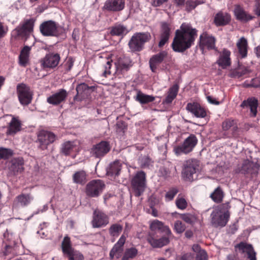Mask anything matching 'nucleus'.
I'll list each match as a JSON object with an SVG mask.
<instances>
[{
  "instance_id": "nucleus-20",
  "label": "nucleus",
  "mask_w": 260,
  "mask_h": 260,
  "mask_svg": "<svg viewBox=\"0 0 260 260\" xmlns=\"http://www.w3.org/2000/svg\"><path fill=\"white\" fill-rule=\"evenodd\" d=\"M115 66L117 73H122L127 71L132 66V60L129 57L123 56L117 59Z\"/></svg>"
},
{
  "instance_id": "nucleus-29",
  "label": "nucleus",
  "mask_w": 260,
  "mask_h": 260,
  "mask_svg": "<svg viewBox=\"0 0 260 260\" xmlns=\"http://www.w3.org/2000/svg\"><path fill=\"white\" fill-rule=\"evenodd\" d=\"M234 12L236 19L241 21L247 22L254 18L253 16L246 12L240 5L235 6Z\"/></svg>"
},
{
  "instance_id": "nucleus-32",
  "label": "nucleus",
  "mask_w": 260,
  "mask_h": 260,
  "mask_svg": "<svg viewBox=\"0 0 260 260\" xmlns=\"http://www.w3.org/2000/svg\"><path fill=\"white\" fill-rule=\"evenodd\" d=\"M171 29L169 24L162 22L161 25L160 40L158 46L161 47L168 41L170 36Z\"/></svg>"
},
{
  "instance_id": "nucleus-53",
  "label": "nucleus",
  "mask_w": 260,
  "mask_h": 260,
  "mask_svg": "<svg viewBox=\"0 0 260 260\" xmlns=\"http://www.w3.org/2000/svg\"><path fill=\"white\" fill-rule=\"evenodd\" d=\"M181 218L185 222L189 224H193L196 220V218L193 215L190 214H184L181 215Z\"/></svg>"
},
{
  "instance_id": "nucleus-37",
  "label": "nucleus",
  "mask_w": 260,
  "mask_h": 260,
  "mask_svg": "<svg viewBox=\"0 0 260 260\" xmlns=\"http://www.w3.org/2000/svg\"><path fill=\"white\" fill-rule=\"evenodd\" d=\"M128 30L127 28L123 25L118 24H115L111 27L110 30V34L112 36H117L123 37L125 36L128 32Z\"/></svg>"
},
{
  "instance_id": "nucleus-60",
  "label": "nucleus",
  "mask_w": 260,
  "mask_h": 260,
  "mask_svg": "<svg viewBox=\"0 0 260 260\" xmlns=\"http://www.w3.org/2000/svg\"><path fill=\"white\" fill-rule=\"evenodd\" d=\"M8 30L7 26L4 25V23L0 21V39L3 38L6 35Z\"/></svg>"
},
{
  "instance_id": "nucleus-16",
  "label": "nucleus",
  "mask_w": 260,
  "mask_h": 260,
  "mask_svg": "<svg viewBox=\"0 0 260 260\" xmlns=\"http://www.w3.org/2000/svg\"><path fill=\"white\" fill-rule=\"evenodd\" d=\"M24 160L22 157L13 158L8 165L9 173L11 175H15L21 173L23 170Z\"/></svg>"
},
{
  "instance_id": "nucleus-33",
  "label": "nucleus",
  "mask_w": 260,
  "mask_h": 260,
  "mask_svg": "<svg viewBox=\"0 0 260 260\" xmlns=\"http://www.w3.org/2000/svg\"><path fill=\"white\" fill-rule=\"evenodd\" d=\"M33 200L34 197L30 193H21L16 197L14 203L17 205L24 207L30 204Z\"/></svg>"
},
{
  "instance_id": "nucleus-1",
  "label": "nucleus",
  "mask_w": 260,
  "mask_h": 260,
  "mask_svg": "<svg viewBox=\"0 0 260 260\" xmlns=\"http://www.w3.org/2000/svg\"><path fill=\"white\" fill-rule=\"evenodd\" d=\"M197 30L189 24L183 23L180 29L176 30L175 36L172 44L173 50L177 52H183L193 44L197 37Z\"/></svg>"
},
{
  "instance_id": "nucleus-34",
  "label": "nucleus",
  "mask_w": 260,
  "mask_h": 260,
  "mask_svg": "<svg viewBox=\"0 0 260 260\" xmlns=\"http://www.w3.org/2000/svg\"><path fill=\"white\" fill-rule=\"evenodd\" d=\"M31 48L29 46H24L20 52L19 56V63L20 66L25 67L29 62V57Z\"/></svg>"
},
{
  "instance_id": "nucleus-35",
  "label": "nucleus",
  "mask_w": 260,
  "mask_h": 260,
  "mask_svg": "<svg viewBox=\"0 0 260 260\" xmlns=\"http://www.w3.org/2000/svg\"><path fill=\"white\" fill-rule=\"evenodd\" d=\"M78 146L74 141H67L64 142L61 148V152L65 155H69L72 153L78 150Z\"/></svg>"
},
{
  "instance_id": "nucleus-56",
  "label": "nucleus",
  "mask_w": 260,
  "mask_h": 260,
  "mask_svg": "<svg viewBox=\"0 0 260 260\" xmlns=\"http://www.w3.org/2000/svg\"><path fill=\"white\" fill-rule=\"evenodd\" d=\"M176 205L178 208L183 210L186 208L187 204L185 199L178 198L176 200Z\"/></svg>"
},
{
  "instance_id": "nucleus-15",
  "label": "nucleus",
  "mask_w": 260,
  "mask_h": 260,
  "mask_svg": "<svg viewBox=\"0 0 260 260\" xmlns=\"http://www.w3.org/2000/svg\"><path fill=\"white\" fill-rule=\"evenodd\" d=\"M109 223V217L101 211L96 210L93 212L91 224L93 228H99L106 226Z\"/></svg>"
},
{
  "instance_id": "nucleus-27",
  "label": "nucleus",
  "mask_w": 260,
  "mask_h": 260,
  "mask_svg": "<svg viewBox=\"0 0 260 260\" xmlns=\"http://www.w3.org/2000/svg\"><path fill=\"white\" fill-rule=\"evenodd\" d=\"M92 87L88 86L83 83L79 84L76 87L77 95L74 97L75 101H82L86 98L90 94Z\"/></svg>"
},
{
  "instance_id": "nucleus-28",
  "label": "nucleus",
  "mask_w": 260,
  "mask_h": 260,
  "mask_svg": "<svg viewBox=\"0 0 260 260\" xmlns=\"http://www.w3.org/2000/svg\"><path fill=\"white\" fill-rule=\"evenodd\" d=\"M186 110L198 118H204L207 114L204 108L197 103H188Z\"/></svg>"
},
{
  "instance_id": "nucleus-13",
  "label": "nucleus",
  "mask_w": 260,
  "mask_h": 260,
  "mask_svg": "<svg viewBox=\"0 0 260 260\" xmlns=\"http://www.w3.org/2000/svg\"><path fill=\"white\" fill-rule=\"evenodd\" d=\"M215 42V37L207 32H204L200 36V48L202 51H204L205 49L208 50L216 49Z\"/></svg>"
},
{
  "instance_id": "nucleus-36",
  "label": "nucleus",
  "mask_w": 260,
  "mask_h": 260,
  "mask_svg": "<svg viewBox=\"0 0 260 260\" xmlns=\"http://www.w3.org/2000/svg\"><path fill=\"white\" fill-rule=\"evenodd\" d=\"M179 86L177 84H175L171 87L169 89L166 98L163 100L162 103L166 104H171L176 98Z\"/></svg>"
},
{
  "instance_id": "nucleus-48",
  "label": "nucleus",
  "mask_w": 260,
  "mask_h": 260,
  "mask_svg": "<svg viewBox=\"0 0 260 260\" xmlns=\"http://www.w3.org/2000/svg\"><path fill=\"white\" fill-rule=\"evenodd\" d=\"M66 255L68 260H84V256L83 254L77 250H74Z\"/></svg>"
},
{
  "instance_id": "nucleus-24",
  "label": "nucleus",
  "mask_w": 260,
  "mask_h": 260,
  "mask_svg": "<svg viewBox=\"0 0 260 260\" xmlns=\"http://www.w3.org/2000/svg\"><path fill=\"white\" fill-rule=\"evenodd\" d=\"M231 54L230 51L226 48H224L219 53V56L216 61V63L222 69H225L231 65Z\"/></svg>"
},
{
  "instance_id": "nucleus-30",
  "label": "nucleus",
  "mask_w": 260,
  "mask_h": 260,
  "mask_svg": "<svg viewBox=\"0 0 260 260\" xmlns=\"http://www.w3.org/2000/svg\"><path fill=\"white\" fill-rule=\"evenodd\" d=\"M171 236L165 235V236H163L158 239H156L151 235H149L147 240L153 248H160L167 245L170 242L169 238Z\"/></svg>"
},
{
  "instance_id": "nucleus-2",
  "label": "nucleus",
  "mask_w": 260,
  "mask_h": 260,
  "mask_svg": "<svg viewBox=\"0 0 260 260\" xmlns=\"http://www.w3.org/2000/svg\"><path fill=\"white\" fill-rule=\"evenodd\" d=\"M230 208L229 203L218 206L215 208L211 214V223L215 227L224 226L227 223L230 216L228 211H223V209H228Z\"/></svg>"
},
{
  "instance_id": "nucleus-51",
  "label": "nucleus",
  "mask_w": 260,
  "mask_h": 260,
  "mask_svg": "<svg viewBox=\"0 0 260 260\" xmlns=\"http://www.w3.org/2000/svg\"><path fill=\"white\" fill-rule=\"evenodd\" d=\"M139 163L142 168H146L152 165L153 161L149 157L145 156L139 159Z\"/></svg>"
},
{
  "instance_id": "nucleus-17",
  "label": "nucleus",
  "mask_w": 260,
  "mask_h": 260,
  "mask_svg": "<svg viewBox=\"0 0 260 260\" xmlns=\"http://www.w3.org/2000/svg\"><path fill=\"white\" fill-rule=\"evenodd\" d=\"M34 25V22L32 19L26 20L17 27L13 32L16 33L17 36H26L32 31Z\"/></svg>"
},
{
  "instance_id": "nucleus-18",
  "label": "nucleus",
  "mask_w": 260,
  "mask_h": 260,
  "mask_svg": "<svg viewBox=\"0 0 260 260\" xmlns=\"http://www.w3.org/2000/svg\"><path fill=\"white\" fill-rule=\"evenodd\" d=\"M60 57L58 53H49L47 54L42 60V65L44 68L53 69L59 63Z\"/></svg>"
},
{
  "instance_id": "nucleus-49",
  "label": "nucleus",
  "mask_w": 260,
  "mask_h": 260,
  "mask_svg": "<svg viewBox=\"0 0 260 260\" xmlns=\"http://www.w3.org/2000/svg\"><path fill=\"white\" fill-rule=\"evenodd\" d=\"M231 128H232L234 131L238 128L234 120L227 119L223 122L222 128L224 131H228Z\"/></svg>"
},
{
  "instance_id": "nucleus-10",
  "label": "nucleus",
  "mask_w": 260,
  "mask_h": 260,
  "mask_svg": "<svg viewBox=\"0 0 260 260\" xmlns=\"http://www.w3.org/2000/svg\"><path fill=\"white\" fill-rule=\"evenodd\" d=\"M61 28L57 23L52 20L45 21L40 26L41 32L44 36H58L60 34Z\"/></svg>"
},
{
  "instance_id": "nucleus-39",
  "label": "nucleus",
  "mask_w": 260,
  "mask_h": 260,
  "mask_svg": "<svg viewBox=\"0 0 260 260\" xmlns=\"http://www.w3.org/2000/svg\"><path fill=\"white\" fill-rule=\"evenodd\" d=\"M21 122L15 117H13L9 123L7 129V134L9 135L14 134L20 131Z\"/></svg>"
},
{
  "instance_id": "nucleus-47",
  "label": "nucleus",
  "mask_w": 260,
  "mask_h": 260,
  "mask_svg": "<svg viewBox=\"0 0 260 260\" xmlns=\"http://www.w3.org/2000/svg\"><path fill=\"white\" fill-rule=\"evenodd\" d=\"M138 254V250L135 247H131L125 250L121 260H130L134 258Z\"/></svg>"
},
{
  "instance_id": "nucleus-50",
  "label": "nucleus",
  "mask_w": 260,
  "mask_h": 260,
  "mask_svg": "<svg viewBox=\"0 0 260 260\" xmlns=\"http://www.w3.org/2000/svg\"><path fill=\"white\" fill-rule=\"evenodd\" d=\"M13 151L8 148L0 147V160L6 159L13 155Z\"/></svg>"
},
{
  "instance_id": "nucleus-11",
  "label": "nucleus",
  "mask_w": 260,
  "mask_h": 260,
  "mask_svg": "<svg viewBox=\"0 0 260 260\" xmlns=\"http://www.w3.org/2000/svg\"><path fill=\"white\" fill-rule=\"evenodd\" d=\"M235 251L238 255H247L249 260H256V252L252 245L245 242H241L234 246Z\"/></svg>"
},
{
  "instance_id": "nucleus-41",
  "label": "nucleus",
  "mask_w": 260,
  "mask_h": 260,
  "mask_svg": "<svg viewBox=\"0 0 260 260\" xmlns=\"http://www.w3.org/2000/svg\"><path fill=\"white\" fill-rule=\"evenodd\" d=\"M135 100L143 105L153 102L155 100V97L152 95L144 94L139 91L137 93Z\"/></svg>"
},
{
  "instance_id": "nucleus-55",
  "label": "nucleus",
  "mask_w": 260,
  "mask_h": 260,
  "mask_svg": "<svg viewBox=\"0 0 260 260\" xmlns=\"http://www.w3.org/2000/svg\"><path fill=\"white\" fill-rule=\"evenodd\" d=\"M112 61L111 59H107L106 62V64L104 65V72H103V76L104 77H107V76L108 75H110L111 72V66H112Z\"/></svg>"
},
{
  "instance_id": "nucleus-62",
  "label": "nucleus",
  "mask_w": 260,
  "mask_h": 260,
  "mask_svg": "<svg viewBox=\"0 0 260 260\" xmlns=\"http://www.w3.org/2000/svg\"><path fill=\"white\" fill-rule=\"evenodd\" d=\"M226 260H243L242 257H240L237 253L230 254L226 256Z\"/></svg>"
},
{
  "instance_id": "nucleus-9",
  "label": "nucleus",
  "mask_w": 260,
  "mask_h": 260,
  "mask_svg": "<svg viewBox=\"0 0 260 260\" xmlns=\"http://www.w3.org/2000/svg\"><path fill=\"white\" fill-rule=\"evenodd\" d=\"M259 168L260 166L256 162L246 159L243 161L241 165H239L236 170V172L244 175H252L257 174Z\"/></svg>"
},
{
  "instance_id": "nucleus-40",
  "label": "nucleus",
  "mask_w": 260,
  "mask_h": 260,
  "mask_svg": "<svg viewBox=\"0 0 260 260\" xmlns=\"http://www.w3.org/2000/svg\"><path fill=\"white\" fill-rule=\"evenodd\" d=\"M239 52L242 58L245 57L247 54V41L246 39L242 37L237 43Z\"/></svg>"
},
{
  "instance_id": "nucleus-52",
  "label": "nucleus",
  "mask_w": 260,
  "mask_h": 260,
  "mask_svg": "<svg viewBox=\"0 0 260 260\" xmlns=\"http://www.w3.org/2000/svg\"><path fill=\"white\" fill-rule=\"evenodd\" d=\"M186 227L181 221L177 220L174 223V229L177 234H181L185 230Z\"/></svg>"
},
{
  "instance_id": "nucleus-43",
  "label": "nucleus",
  "mask_w": 260,
  "mask_h": 260,
  "mask_svg": "<svg viewBox=\"0 0 260 260\" xmlns=\"http://www.w3.org/2000/svg\"><path fill=\"white\" fill-rule=\"evenodd\" d=\"M121 170V165L119 161H115L110 164L109 168L107 170V173L109 176H118Z\"/></svg>"
},
{
  "instance_id": "nucleus-46",
  "label": "nucleus",
  "mask_w": 260,
  "mask_h": 260,
  "mask_svg": "<svg viewBox=\"0 0 260 260\" xmlns=\"http://www.w3.org/2000/svg\"><path fill=\"white\" fill-rule=\"evenodd\" d=\"M210 198L216 203H219L222 201L224 193L220 187H217L210 194Z\"/></svg>"
},
{
  "instance_id": "nucleus-64",
  "label": "nucleus",
  "mask_w": 260,
  "mask_h": 260,
  "mask_svg": "<svg viewBox=\"0 0 260 260\" xmlns=\"http://www.w3.org/2000/svg\"><path fill=\"white\" fill-rule=\"evenodd\" d=\"M251 86L254 87H260V78L257 77L252 79L251 81Z\"/></svg>"
},
{
  "instance_id": "nucleus-6",
  "label": "nucleus",
  "mask_w": 260,
  "mask_h": 260,
  "mask_svg": "<svg viewBox=\"0 0 260 260\" xmlns=\"http://www.w3.org/2000/svg\"><path fill=\"white\" fill-rule=\"evenodd\" d=\"M198 141L197 137L193 134H190L184 140L182 144L174 147V151L177 155L187 154L192 151L197 144Z\"/></svg>"
},
{
  "instance_id": "nucleus-31",
  "label": "nucleus",
  "mask_w": 260,
  "mask_h": 260,
  "mask_svg": "<svg viewBox=\"0 0 260 260\" xmlns=\"http://www.w3.org/2000/svg\"><path fill=\"white\" fill-rule=\"evenodd\" d=\"M231 19V16L230 14L220 11L215 15L214 22L217 26H223L228 24Z\"/></svg>"
},
{
  "instance_id": "nucleus-14",
  "label": "nucleus",
  "mask_w": 260,
  "mask_h": 260,
  "mask_svg": "<svg viewBox=\"0 0 260 260\" xmlns=\"http://www.w3.org/2000/svg\"><path fill=\"white\" fill-rule=\"evenodd\" d=\"M110 150V146L108 142L102 141L92 146L90 153L92 156L96 158H101L107 154Z\"/></svg>"
},
{
  "instance_id": "nucleus-61",
  "label": "nucleus",
  "mask_w": 260,
  "mask_h": 260,
  "mask_svg": "<svg viewBox=\"0 0 260 260\" xmlns=\"http://www.w3.org/2000/svg\"><path fill=\"white\" fill-rule=\"evenodd\" d=\"M186 5V10L187 11H190L191 10L194 9L197 6V4L195 2L193 1H188L185 3Z\"/></svg>"
},
{
  "instance_id": "nucleus-21",
  "label": "nucleus",
  "mask_w": 260,
  "mask_h": 260,
  "mask_svg": "<svg viewBox=\"0 0 260 260\" xmlns=\"http://www.w3.org/2000/svg\"><path fill=\"white\" fill-rule=\"evenodd\" d=\"M150 229L153 232H158L164 234L166 236H171L172 232L169 227L164 224V223L157 219H155L151 221L150 223Z\"/></svg>"
},
{
  "instance_id": "nucleus-44",
  "label": "nucleus",
  "mask_w": 260,
  "mask_h": 260,
  "mask_svg": "<svg viewBox=\"0 0 260 260\" xmlns=\"http://www.w3.org/2000/svg\"><path fill=\"white\" fill-rule=\"evenodd\" d=\"M61 248L62 252L64 255L75 250L72 247L71 242L69 237L67 236L64 237L61 243Z\"/></svg>"
},
{
  "instance_id": "nucleus-26",
  "label": "nucleus",
  "mask_w": 260,
  "mask_h": 260,
  "mask_svg": "<svg viewBox=\"0 0 260 260\" xmlns=\"http://www.w3.org/2000/svg\"><path fill=\"white\" fill-rule=\"evenodd\" d=\"M167 56V52L162 51L158 53L153 55L149 60V66L153 72H156L157 67L162 62Z\"/></svg>"
},
{
  "instance_id": "nucleus-3",
  "label": "nucleus",
  "mask_w": 260,
  "mask_h": 260,
  "mask_svg": "<svg viewBox=\"0 0 260 260\" xmlns=\"http://www.w3.org/2000/svg\"><path fill=\"white\" fill-rule=\"evenodd\" d=\"M151 39L148 32H136L131 38L128 42V46L133 52L141 51L145 43Z\"/></svg>"
},
{
  "instance_id": "nucleus-5",
  "label": "nucleus",
  "mask_w": 260,
  "mask_h": 260,
  "mask_svg": "<svg viewBox=\"0 0 260 260\" xmlns=\"http://www.w3.org/2000/svg\"><path fill=\"white\" fill-rule=\"evenodd\" d=\"M132 189L136 197L141 196L146 187V175L144 171H138L131 181Z\"/></svg>"
},
{
  "instance_id": "nucleus-7",
  "label": "nucleus",
  "mask_w": 260,
  "mask_h": 260,
  "mask_svg": "<svg viewBox=\"0 0 260 260\" xmlns=\"http://www.w3.org/2000/svg\"><path fill=\"white\" fill-rule=\"evenodd\" d=\"M56 139V136L52 132L42 129L37 133V142L39 143L38 147L42 150H46L48 146L53 143Z\"/></svg>"
},
{
  "instance_id": "nucleus-42",
  "label": "nucleus",
  "mask_w": 260,
  "mask_h": 260,
  "mask_svg": "<svg viewBox=\"0 0 260 260\" xmlns=\"http://www.w3.org/2000/svg\"><path fill=\"white\" fill-rule=\"evenodd\" d=\"M123 230L122 225L119 223H114L110 225L108 232L111 237H118Z\"/></svg>"
},
{
  "instance_id": "nucleus-12",
  "label": "nucleus",
  "mask_w": 260,
  "mask_h": 260,
  "mask_svg": "<svg viewBox=\"0 0 260 260\" xmlns=\"http://www.w3.org/2000/svg\"><path fill=\"white\" fill-rule=\"evenodd\" d=\"M17 93L20 104L27 105L31 102L32 94L29 87L23 83L19 84L17 86Z\"/></svg>"
},
{
  "instance_id": "nucleus-8",
  "label": "nucleus",
  "mask_w": 260,
  "mask_h": 260,
  "mask_svg": "<svg viewBox=\"0 0 260 260\" xmlns=\"http://www.w3.org/2000/svg\"><path fill=\"white\" fill-rule=\"evenodd\" d=\"M105 184L101 180H93L87 183L86 186V194L90 198H96L103 191Z\"/></svg>"
},
{
  "instance_id": "nucleus-54",
  "label": "nucleus",
  "mask_w": 260,
  "mask_h": 260,
  "mask_svg": "<svg viewBox=\"0 0 260 260\" xmlns=\"http://www.w3.org/2000/svg\"><path fill=\"white\" fill-rule=\"evenodd\" d=\"M178 190L177 189L173 188L169 190L165 195V200L167 201H170L172 200L176 194L178 193Z\"/></svg>"
},
{
  "instance_id": "nucleus-38",
  "label": "nucleus",
  "mask_w": 260,
  "mask_h": 260,
  "mask_svg": "<svg viewBox=\"0 0 260 260\" xmlns=\"http://www.w3.org/2000/svg\"><path fill=\"white\" fill-rule=\"evenodd\" d=\"M87 175L85 171L80 170L76 172L73 175V182L76 184L84 185L87 182Z\"/></svg>"
},
{
  "instance_id": "nucleus-19",
  "label": "nucleus",
  "mask_w": 260,
  "mask_h": 260,
  "mask_svg": "<svg viewBox=\"0 0 260 260\" xmlns=\"http://www.w3.org/2000/svg\"><path fill=\"white\" fill-rule=\"evenodd\" d=\"M125 7V0H107L103 6V9L110 12H119Z\"/></svg>"
},
{
  "instance_id": "nucleus-25",
  "label": "nucleus",
  "mask_w": 260,
  "mask_h": 260,
  "mask_svg": "<svg viewBox=\"0 0 260 260\" xmlns=\"http://www.w3.org/2000/svg\"><path fill=\"white\" fill-rule=\"evenodd\" d=\"M240 106L244 109H250L251 116H256L258 106V101L255 98H249L246 100L243 101Z\"/></svg>"
},
{
  "instance_id": "nucleus-58",
  "label": "nucleus",
  "mask_w": 260,
  "mask_h": 260,
  "mask_svg": "<svg viewBox=\"0 0 260 260\" xmlns=\"http://www.w3.org/2000/svg\"><path fill=\"white\" fill-rule=\"evenodd\" d=\"M196 260H208V255L205 250H200L197 253Z\"/></svg>"
},
{
  "instance_id": "nucleus-45",
  "label": "nucleus",
  "mask_w": 260,
  "mask_h": 260,
  "mask_svg": "<svg viewBox=\"0 0 260 260\" xmlns=\"http://www.w3.org/2000/svg\"><path fill=\"white\" fill-rule=\"evenodd\" d=\"M250 72V71L248 68H239L232 71L230 76L232 78H239L243 76L248 74Z\"/></svg>"
},
{
  "instance_id": "nucleus-63",
  "label": "nucleus",
  "mask_w": 260,
  "mask_h": 260,
  "mask_svg": "<svg viewBox=\"0 0 260 260\" xmlns=\"http://www.w3.org/2000/svg\"><path fill=\"white\" fill-rule=\"evenodd\" d=\"M254 11L256 15L260 16V0H255Z\"/></svg>"
},
{
  "instance_id": "nucleus-4",
  "label": "nucleus",
  "mask_w": 260,
  "mask_h": 260,
  "mask_svg": "<svg viewBox=\"0 0 260 260\" xmlns=\"http://www.w3.org/2000/svg\"><path fill=\"white\" fill-rule=\"evenodd\" d=\"M199 170V161L196 159H189L183 164L182 177L185 181H192L197 178L196 174Z\"/></svg>"
},
{
  "instance_id": "nucleus-22",
  "label": "nucleus",
  "mask_w": 260,
  "mask_h": 260,
  "mask_svg": "<svg viewBox=\"0 0 260 260\" xmlns=\"http://www.w3.org/2000/svg\"><path fill=\"white\" fill-rule=\"evenodd\" d=\"M125 241L126 237L125 235H122L110 252L109 255L111 259H113L114 257L118 258L121 256L123 251V245Z\"/></svg>"
},
{
  "instance_id": "nucleus-23",
  "label": "nucleus",
  "mask_w": 260,
  "mask_h": 260,
  "mask_svg": "<svg viewBox=\"0 0 260 260\" xmlns=\"http://www.w3.org/2000/svg\"><path fill=\"white\" fill-rule=\"evenodd\" d=\"M67 96V91L64 89H60L57 92L49 96L47 101L50 104L57 105L65 101Z\"/></svg>"
},
{
  "instance_id": "nucleus-59",
  "label": "nucleus",
  "mask_w": 260,
  "mask_h": 260,
  "mask_svg": "<svg viewBox=\"0 0 260 260\" xmlns=\"http://www.w3.org/2000/svg\"><path fill=\"white\" fill-rule=\"evenodd\" d=\"M193 255L191 253H184L181 255H178L176 257L177 260H190L192 259Z\"/></svg>"
},
{
  "instance_id": "nucleus-57",
  "label": "nucleus",
  "mask_w": 260,
  "mask_h": 260,
  "mask_svg": "<svg viewBox=\"0 0 260 260\" xmlns=\"http://www.w3.org/2000/svg\"><path fill=\"white\" fill-rule=\"evenodd\" d=\"M74 60L72 57H69L66 60L63 64V68L66 72H68L72 69L74 65Z\"/></svg>"
}]
</instances>
